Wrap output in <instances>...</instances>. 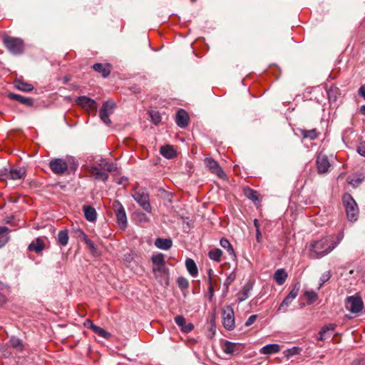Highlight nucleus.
<instances>
[{"instance_id": "1", "label": "nucleus", "mask_w": 365, "mask_h": 365, "mask_svg": "<svg viewBox=\"0 0 365 365\" xmlns=\"http://www.w3.org/2000/svg\"><path fill=\"white\" fill-rule=\"evenodd\" d=\"M344 238V232L332 234L314 240L309 245V256L312 259L322 258L333 251Z\"/></svg>"}, {"instance_id": "2", "label": "nucleus", "mask_w": 365, "mask_h": 365, "mask_svg": "<svg viewBox=\"0 0 365 365\" xmlns=\"http://www.w3.org/2000/svg\"><path fill=\"white\" fill-rule=\"evenodd\" d=\"M78 166V163L73 158H70L67 160L63 158H53L50 160L49 163V167L51 170L54 174L56 175L64 174L68 168L73 171H75Z\"/></svg>"}, {"instance_id": "3", "label": "nucleus", "mask_w": 365, "mask_h": 365, "mask_svg": "<svg viewBox=\"0 0 365 365\" xmlns=\"http://www.w3.org/2000/svg\"><path fill=\"white\" fill-rule=\"evenodd\" d=\"M342 199L348 220L351 222L356 221L359 216V208L356 201L348 193L344 194Z\"/></svg>"}, {"instance_id": "4", "label": "nucleus", "mask_w": 365, "mask_h": 365, "mask_svg": "<svg viewBox=\"0 0 365 365\" xmlns=\"http://www.w3.org/2000/svg\"><path fill=\"white\" fill-rule=\"evenodd\" d=\"M132 197L145 212L151 213L152 207L150 202V196L145 189L134 190Z\"/></svg>"}, {"instance_id": "5", "label": "nucleus", "mask_w": 365, "mask_h": 365, "mask_svg": "<svg viewBox=\"0 0 365 365\" xmlns=\"http://www.w3.org/2000/svg\"><path fill=\"white\" fill-rule=\"evenodd\" d=\"M112 209L116 216L117 223L120 228H125L128 225L127 215L123 205L118 200L112 202Z\"/></svg>"}, {"instance_id": "6", "label": "nucleus", "mask_w": 365, "mask_h": 365, "mask_svg": "<svg viewBox=\"0 0 365 365\" xmlns=\"http://www.w3.org/2000/svg\"><path fill=\"white\" fill-rule=\"evenodd\" d=\"M4 44L9 51L14 54H21L24 51V42L21 38L14 37H6L4 39Z\"/></svg>"}, {"instance_id": "7", "label": "nucleus", "mask_w": 365, "mask_h": 365, "mask_svg": "<svg viewBox=\"0 0 365 365\" xmlns=\"http://www.w3.org/2000/svg\"><path fill=\"white\" fill-rule=\"evenodd\" d=\"M345 307L351 313H359L363 309L364 302L359 296L354 295L346 298Z\"/></svg>"}, {"instance_id": "8", "label": "nucleus", "mask_w": 365, "mask_h": 365, "mask_svg": "<svg viewBox=\"0 0 365 365\" xmlns=\"http://www.w3.org/2000/svg\"><path fill=\"white\" fill-rule=\"evenodd\" d=\"M222 324L227 330H232L235 327V314L233 309L227 306L222 312Z\"/></svg>"}, {"instance_id": "9", "label": "nucleus", "mask_w": 365, "mask_h": 365, "mask_svg": "<svg viewBox=\"0 0 365 365\" xmlns=\"http://www.w3.org/2000/svg\"><path fill=\"white\" fill-rule=\"evenodd\" d=\"M300 289V285L299 283H296L293 287L292 289L290 291L289 294L284 299V300L280 304L278 312H286L287 311L288 307L291 304L292 301L297 297L299 294Z\"/></svg>"}, {"instance_id": "10", "label": "nucleus", "mask_w": 365, "mask_h": 365, "mask_svg": "<svg viewBox=\"0 0 365 365\" xmlns=\"http://www.w3.org/2000/svg\"><path fill=\"white\" fill-rule=\"evenodd\" d=\"M115 103L113 101H106L103 103L100 109L99 115L101 120L106 125H110L111 121L109 115L113 113Z\"/></svg>"}, {"instance_id": "11", "label": "nucleus", "mask_w": 365, "mask_h": 365, "mask_svg": "<svg viewBox=\"0 0 365 365\" xmlns=\"http://www.w3.org/2000/svg\"><path fill=\"white\" fill-rule=\"evenodd\" d=\"M220 346L224 353L227 355L238 354L244 348L242 344L234 343L229 341H221Z\"/></svg>"}, {"instance_id": "12", "label": "nucleus", "mask_w": 365, "mask_h": 365, "mask_svg": "<svg viewBox=\"0 0 365 365\" xmlns=\"http://www.w3.org/2000/svg\"><path fill=\"white\" fill-rule=\"evenodd\" d=\"M76 103L90 113H96L97 111V103L95 100L91 98L85 96H79L76 100Z\"/></svg>"}, {"instance_id": "13", "label": "nucleus", "mask_w": 365, "mask_h": 365, "mask_svg": "<svg viewBox=\"0 0 365 365\" xmlns=\"http://www.w3.org/2000/svg\"><path fill=\"white\" fill-rule=\"evenodd\" d=\"M207 168L219 178L224 179L226 176L219 164L215 160L207 157Z\"/></svg>"}, {"instance_id": "14", "label": "nucleus", "mask_w": 365, "mask_h": 365, "mask_svg": "<svg viewBox=\"0 0 365 365\" xmlns=\"http://www.w3.org/2000/svg\"><path fill=\"white\" fill-rule=\"evenodd\" d=\"M151 259L153 264V271L163 272V274H165V255L162 253H158L153 255Z\"/></svg>"}, {"instance_id": "15", "label": "nucleus", "mask_w": 365, "mask_h": 365, "mask_svg": "<svg viewBox=\"0 0 365 365\" xmlns=\"http://www.w3.org/2000/svg\"><path fill=\"white\" fill-rule=\"evenodd\" d=\"M317 168L319 173L328 172L330 163L328 158L323 154H319L316 160Z\"/></svg>"}, {"instance_id": "16", "label": "nucleus", "mask_w": 365, "mask_h": 365, "mask_svg": "<svg viewBox=\"0 0 365 365\" xmlns=\"http://www.w3.org/2000/svg\"><path fill=\"white\" fill-rule=\"evenodd\" d=\"M175 122L181 128L187 127L189 123L188 113L185 110L180 109L176 113Z\"/></svg>"}, {"instance_id": "17", "label": "nucleus", "mask_w": 365, "mask_h": 365, "mask_svg": "<svg viewBox=\"0 0 365 365\" xmlns=\"http://www.w3.org/2000/svg\"><path fill=\"white\" fill-rule=\"evenodd\" d=\"M253 282H247L242 288V289L237 294V300L241 302L246 300L250 297V293L253 288Z\"/></svg>"}, {"instance_id": "18", "label": "nucleus", "mask_w": 365, "mask_h": 365, "mask_svg": "<svg viewBox=\"0 0 365 365\" xmlns=\"http://www.w3.org/2000/svg\"><path fill=\"white\" fill-rule=\"evenodd\" d=\"M95 163L96 164V165L99 166L102 170L109 173L114 172L117 170L116 165L108 162L107 160L103 158L96 159Z\"/></svg>"}, {"instance_id": "19", "label": "nucleus", "mask_w": 365, "mask_h": 365, "mask_svg": "<svg viewBox=\"0 0 365 365\" xmlns=\"http://www.w3.org/2000/svg\"><path fill=\"white\" fill-rule=\"evenodd\" d=\"M175 322L179 327H180L181 331L185 333L191 331L194 328L192 324H186L185 317L181 315H178L175 317Z\"/></svg>"}, {"instance_id": "20", "label": "nucleus", "mask_w": 365, "mask_h": 365, "mask_svg": "<svg viewBox=\"0 0 365 365\" xmlns=\"http://www.w3.org/2000/svg\"><path fill=\"white\" fill-rule=\"evenodd\" d=\"M89 171L96 180L106 182L108 178V175L106 172L101 170L97 165L91 166Z\"/></svg>"}, {"instance_id": "21", "label": "nucleus", "mask_w": 365, "mask_h": 365, "mask_svg": "<svg viewBox=\"0 0 365 365\" xmlns=\"http://www.w3.org/2000/svg\"><path fill=\"white\" fill-rule=\"evenodd\" d=\"M8 97L14 101H19L23 105L31 107L34 105V101L31 98L24 97L19 94L9 93Z\"/></svg>"}, {"instance_id": "22", "label": "nucleus", "mask_w": 365, "mask_h": 365, "mask_svg": "<svg viewBox=\"0 0 365 365\" xmlns=\"http://www.w3.org/2000/svg\"><path fill=\"white\" fill-rule=\"evenodd\" d=\"M155 246L163 250H168L173 245V241L170 238L158 237L155 240Z\"/></svg>"}, {"instance_id": "23", "label": "nucleus", "mask_w": 365, "mask_h": 365, "mask_svg": "<svg viewBox=\"0 0 365 365\" xmlns=\"http://www.w3.org/2000/svg\"><path fill=\"white\" fill-rule=\"evenodd\" d=\"M45 248L43 240L41 237H37L35 240L32 241L29 247V251H34L36 253H40Z\"/></svg>"}, {"instance_id": "24", "label": "nucleus", "mask_w": 365, "mask_h": 365, "mask_svg": "<svg viewBox=\"0 0 365 365\" xmlns=\"http://www.w3.org/2000/svg\"><path fill=\"white\" fill-rule=\"evenodd\" d=\"M281 350V346L277 344H271L264 346L259 349V353L263 355L277 354Z\"/></svg>"}, {"instance_id": "25", "label": "nucleus", "mask_w": 365, "mask_h": 365, "mask_svg": "<svg viewBox=\"0 0 365 365\" xmlns=\"http://www.w3.org/2000/svg\"><path fill=\"white\" fill-rule=\"evenodd\" d=\"M9 347L13 348L16 352H22L24 349V344L23 341L15 336H11L6 344Z\"/></svg>"}, {"instance_id": "26", "label": "nucleus", "mask_w": 365, "mask_h": 365, "mask_svg": "<svg viewBox=\"0 0 365 365\" xmlns=\"http://www.w3.org/2000/svg\"><path fill=\"white\" fill-rule=\"evenodd\" d=\"M93 68L96 72L101 73L104 78L108 77L110 73V65L108 63L103 64L101 63H96L93 66Z\"/></svg>"}, {"instance_id": "27", "label": "nucleus", "mask_w": 365, "mask_h": 365, "mask_svg": "<svg viewBox=\"0 0 365 365\" xmlns=\"http://www.w3.org/2000/svg\"><path fill=\"white\" fill-rule=\"evenodd\" d=\"M83 210L86 220L88 222H94L96 220L97 213L93 207L90 205H85L83 206Z\"/></svg>"}, {"instance_id": "28", "label": "nucleus", "mask_w": 365, "mask_h": 365, "mask_svg": "<svg viewBox=\"0 0 365 365\" xmlns=\"http://www.w3.org/2000/svg\"><path fill=\"white\" fill-rule=\"evenodd\" d=\"M14 83L16 89L24 92H30L34 89L32 84L24 82L21 79H16Z\"/></svg>"}, {"instance_id": "29", "label": "nucleus", "mask_w": 365, "mask_h": 365, "mask_svg": "<svg viewBox=\"0 0 365 365\" xmlns=\"http://www.w3.org/2000/svg\"><path fill=\"white\" fill-rule=\"evenodd\" d=\"M160 153L167 159H172L176 155V152L173 147L169 145L162 146Z\"/></svg>"}, {"instance_id": "30", "label": "nucleus", "mask_w": 365, "mask_h": 365, "mask_svg": "<svg viewBox=\"0 0 365 365\" xmlns=\"http://www.w3.org/2000/svg\"><path fill=\"white\" fill-rule=\"evenodd\" d=\"M9 177L12 180H20L24 179L26 175V171L24 169H11L8 173Z\"/></svg>"}, {"instance_id": "31", "label": "nucleus", "mask_w": 365, "mask_h": 365, "mask_svg": "<svg viewBox=\"0 0 365 365\" xmlns=\"http://www.w3.org/2000/svg\"><path fill=\"white\" fill-rule=\"evenodd\" d=\"M220 245L222 247H223L227 252V254L229 255V256L230 257L231 259H234L235 257V251H234V249L232 246V245L230 244V242L225 238H222L220 240Z\"/></svg>"}, {"instance_id": "32", "label": "nucleus", "mask_w": 365, "mask_h": 365, "mask_svg": "<svg viewBox=\"0 0 365 365\" xmlns=\"http://www.w3.org/2000/svg\"><path fill=\"white\" fill-rule=\"evenodd\" d=\"M58 243L61 246H66L68 242V233L67 230H63L58 232L57 235Z\"/></svg>"}, {"instance_id": "33", "label": "nucleus", "mask_w": 365, "mask_h": 365, "mask_svg": "<svg viewBox=\"0 0 365 365\" xmlns=\"http://www.w3.org/2000/svg\"><path fill=\"white\" fill-rule=\"evenodd\" d=\"M185 267L189 274H198V269L195 261L190 258L185 260Z\"/></svg>"}, {"instance_id": "34", "label": "nucleus", "mask_w": 365, "mask_h": 365, "mask_svg": "<svg viewBox=\"0 0 365 365\" xmlns=\"http://www.w3.org/2000/svg\"><path fill=\"white\" fill-rule=\"evenodd\" d=\"M80 236L82 237L83 241L88 246V249L92 252H94L96 250V246L94 244V242L92 240H91L90 239H88L87 235H86V233L82 230H80Z\"/></svg>"}, {"instance_id": "35", "label": "nucleus", "mask_w": 365, "mask_h": 365, "mask_svg": "<svg viewBox=\"0 0 365 365\" xmlns=\"http://www.w3.org/2000/svg\"><path fill=\"white\" fill-rule=\"evenodd\" d=\"M92 331L104 339H108L110 337V334L109 332L98 326L92 325Z\"/></svg>"}, {"instance_id": "36", "label": "nucleus", "mask_w": 365, "mask_h": 365, "mask_svg": "<svg viewBox=\"0 0 365 365\" xmlns=\"http://www.w3.org/2000/svg\"><path fill=\"white\" fill-rule=\"evenodd\" d=\"M304 295L309 304H314L318 299L317 294L314 291H306Z\"/></svg>"}, {"instance_id": "37", "label": "nucleus", "mask_w": 365, "mask_h": 365, "mask_svg": "<svg viewBox=\"0 0 365 365\" xmlns=\"http://www.w3.org/2000/svg\"><path fill=\"white\" fill-rule=\"evenodd\" d=\"M222 255V252L219 248L213 249V250H210L208 253L209 257L215 262L220 261Z\"/></svg>"}, {"instance_id": "38", "label": "nucleus", "mask_w": 365, "mask_h": 365, "mask_svg": "<svg viewBox=\"0 0 365 365\" xmlns=\"http://www.w3.org/2000/svg\"><path fill=\"white\" fill-rule=\"evenodd\" d=\"M301 349L297 346H294L291 349H288L284 351V356L287 359H289L294 355H297L300 353Z\"/></svg>"}, {"instance_id": "39", "label": "nucleus", "mask_w": 365, "mask_h": 365, "mask_svg": "<svg viewBox=\"0 0 365 365\" xmlns=\"http://www.w3.org/2000/svg\"><path fill=\"white\" fill-rule=\"evenodd\" d=\"M302 135L305 138H309L311 140H314L317 137V133L316 129L303 130Z\"/></svg>"}, {"instance_id": "40", "label": "nucleus", "mask_w": 365, "mask_h": 365, "mask_svg": "<svg viewBox=\"0 0 365 365\" xmlns=\"http://www.w3.org/2000/svg\"><path fill=\"white\" fill-rule=\"evenodd\" d=\"M338 94V89L336 88H331L327 90L328 98L330 101H335Z\"/></svg>"}, {"instance_id": "41", "label": "nucleus", "mask_w": 365, "mask_h": 365, "mask_svg": "<svg viewBox=\"0 0 365 365\" xmlns=\"http://www.w3.org/2000/svg\"><path fill=\"white\" fill-rule=\"evenodd\" d=\"M177 282L179 287L182 289H186L189 284L187 279L182 276L178 278Z\"/></svg>"}, {"instance_id": "42", "label": "nucleus", "mask_w": 365, "mask_h": 365, "mask_svg": "<svg viewBox=\"0 0 365 365\" xmlns=\"http://www.w3.org/2000/svg\"><path fill=\"white\" fill-rule=\"evenodd\" d=\"M150 117L152 119V122L155 125H158L161 120V116L158 112H155V111L151 112Z\"/></svg>"}, {"instance_id": "43", "label": "nucleus", "mask_w": 365, "mask_h": 365, "mask_svg": "<svg viewBox=\"0 0 365 365\" xmlns=\"http://www.w3.org/2000/svg\"><path fill=\"white\" fill-rule=\"evenodd\" d=\"M246 195L247 196V197L253 201H256L258 200V197H257V193L256 191L252 190V189H248L247 191H246Z\"/></svg>"}, {"instance_id": "44", "label": "nucleus", "mask_w": 365, "mask_h": 365, "mask_svg": "<svg viewBox=\"0 0 365 365\" xmlns=\"http://www.w3.org/2000/svg\"><path fill=\"white\" fill-rule=\"evenodd\" d=\"M287 277V275H274V279L278 284L282 285L286 281Z\"/></svg>"}, {"instance_id": "45", "label": "nucleus", "mask_w": 365, "mask_h": 365, "mask_svg": "<svg viewBox=\"0 0 365 365\" xmlns=\"http://www.w3.org/2000/svg\"><path fill=\"white\" fill-rule=\"evenodd\" d=\"M257 318V314H253V315H251L247 319V321L245 322V325L246 327H250L251 326L252 324H254V322L256 321Z\"/></svg>"}, {"instance_id": "46", "label": "nucleus", "mask_w": 365, "mask_h": 365, "mask_svg": "<svg viewBox=\"0 0 365 365\" xmlns=\"http://www.w3.org/2000/svg\"><path fill=\"white\" fill-rule=\"evenodd\" d=\"M10 236L9 235L0 237V248L4 247L9 240Z\"/></svg>"}, {"instance_id": "47", "label": "nucleus", "mask_w": 365, "mask_h": 365, "mask_svg": "<svg viewBox=\"0 0 365 365\" xmlns=\"http://www.w3.org/2000/svg\"><path fill=\"white\" fill-rule=\"evenodd\" d=\"M357 152L360 155L365 157V141L360 143Z\"/></svg>"}, {"instance_id": "48", "label": "nucleus", "mask_w": 365, "mask_h": 365, "mask_svg": "<svg viewBox=\"0 0 365 365\" xmlns=\"http://www.w3.org/2000/svg\"><path fill=\"white\" fill-rule=\"evenodd\" d=\"M137 215L139 217V221L140 222H149L150 219L145 213L140 212Z\"/></svg>"}, {"instance_id": "49", "label": "nucleus", "mask_w": 365, "mask_h": 365, "mask_svg": "<svg viewBox=\"0 0 365 365\" xmlns=\"http://www.w3.org/2000/svg\"><path fill=\"white\" fill-rule=\"evenodd\" d=\"M336 328V325L334 324H327V325H325L324 327H323L322 329L325 331H334Z\"/></svg>"}, {"instance_id": "50", "label": "nucleus", "mask_w": 365, "mask_h": 365, "mask_svg": "<svg viewBox=\"0 0 365 365\" xmlns=\"http://www.w3.org/2000/svg\"><path fill=\"white\" fill-rule=\"evenodd\" d=\"M215 331H216V329H215V326H212L210 327V330L208 332H207V336H212L215 335Z\"/></svg>"}, {"instance_id": "51", "label": "nucleus", "mask_w": 365, "mask_h": 365, "mask_svg": "<svg viewBox=\"0 0 365 365\" xmlns=\"http://www.w3.org/2000/svg\"><path fill=\"white\" fill-rule=\"evenodd\" d=\"M9 228L6 226H0V235H3L9 232Z\"/></svg>"}, {"instance_id": "52", "label": "nucleus", "mask_w": 365, "mask_h": 365, "mask_svg": "<svg viewBox=\"0 0 365 365\" xmlns=\"http://www.w3.org/2000/svg\"><path fill=\"white\" fill-rule=\"evenodd\" d=\"M6 300V296L0 292V305L5 304Z\"/></svg>"}, {"instance_id": "53", "label": "nucleus", "mask_w": 365, "mask_h": 365, "mask_svg": "<svg viewBox=\"0 0 365 365\" xmlns=\"http://www.w3.org/2000/svg\"><path fill=\"white\" fill-rule=\"evenodd\" d=\"M325 333L326 332L322 329L321 331L319 333L318 339L321 340V341L324 340L325 339V338H324Z\"/></svg>"}, {"instance_id": "54", "label": "nucleus", "mask_w": 365, "mask_h": 365, "mask_svg": "<svg viewBox=\"0 0 365 365\" xmlns=\"http://www.w3.org/2000/svg\"><path fill=\"white\" fill-rule=\"evenodd\" d=\"M359 94L365 99V88H364V86H361L359 88Z\"/></svg>"}, {"instance_id": "55", "label": "nucleus", "mask_w": 365, "mask_h": 365, "mask_svg": "<svg viewBox=\"0 0 365 365\" xmlns=\"http://www.w3.org/2000/svg\"><path fill=\"white\" fill-rule=\"evenodd\" d=\"M84 325L91 329H92V325H95L93 322L90 319H86V321L84 323Z\"/></svg>"}, {"instance_id": "56", "label": "nucleus", "mask_w": 365, "mask_h": 365, "mask_svg": "<svg viewBox=\"0 0 365 365\" xmlns=\"http://www.w3.org/2000/svg\"><path fill=\"white\" fill-rule=\"evenodd\" d=\"M352 365H365V359L355 361Z\"/></svg>"}, {"instance_id": "57", "label": "nucleus", "mask_w": 365, "mask_h": 365, "mask_svg": "<svg viewBox=\"0 0 365 365\" xmlns=\"http://www.w3.org/2000/svg\"><path fill=\"white\" fill-rule=\"evenodd\" d=\"M256 239L257 241L259 242L261 241V232L259 229H257V230H256Z\"/></svg>"}, {"instance_id": "58", "label": "nucleus", "mask_w": 365, "mask_h": 365, "mask_svg": "<svg viewBox=\"0 0 365 365\" xmlns=\"http://www.w3.org/2000/svg\"><path fill=\"white\" fill-rule=\"evenodd\" d=\"M361 182V180L360 178H356V180H353L350 182L351 184H352L353 185H359L360 184Z\"/></svg>"}, {"instance_id": "59", "label": "nucleus", "mask_w": 365, "mask_h": 365, "mask_svg": "<svg viewBox=\"0 0 365 365\" xmlns=\"http://www.w3.org/2000/svg\"><path fill=\"white\" fill-rule=\"evenodd\" d=\"M254 225L256 228V230H257V229H259V225L258 220L257 219H255V220H254Z\"/></svg>"}, {"instance_id": "60", "label": "nucleus", "mask_w": 365, "mask_h": 365, "mask_svg": "<svg viewBox=\"0 0 365 365\" xmlns=\"http://www.w3.org/2000/svg\"><path fill=\"white\" fill-rule=\"evenodd\" d=\"M322 277H323L322 279V283H324L325 281H327L329 279V275H328V274L322 275Z\"/></svg>"}, {"instance_id": "61", "label": "nucleus", "mask_w": 365, "mask_h": 365, "mask_svg": "<svg viewBox=\"0 0 365 365\" xmlns=\"http://www.w3.org/2000/svg\"><path fill=\"white\" fill-rule=\"evenodd\" d=\"M210 299H212L213 296V289L212 287H209Z\"/></svg>"}, {"instance_id": "62", "label": "nucleus", "mask_w": 365, "mask_h": 365, "mask_svg": "<svg viewBox=\"0 0 365 365\" xmlns=\"http://www.w3.org/2000/svg\"><path fill=\"white\" fill-rule=\"evenodd\" d=\"M274 274H285L284 269H278Z\"/></svg>"}, {"instance_id": "63", "label": "nucleus", "mask_w": 365, "mask_h": 365, "mask_svg": "<svg viewBox=\"0 0 365 365\" xmlns=\"http://www.w3.org/2000/svg\"><path fill=\"white\" fill-rule=\"evenodd\" d=\"M360 110L362 114H364L365 115V105L364 106H362L360 108Z\"/></svg>"}, {"instance_id": "64", "label": "nucleus", "mask_w": 365, "mask_h": 365, "mask_svg": "<svg viewBox=\"0 0 365 365\" xmlns=\"http://www.w3.org/2000/svg\"><path fill=\"white\" fill-rule=\"evenodd\" d=\"M125 259H126L127 261H129V260H130V257H131V255H130V254H128V255H125Z\"/></svg>"}]
</instances>
